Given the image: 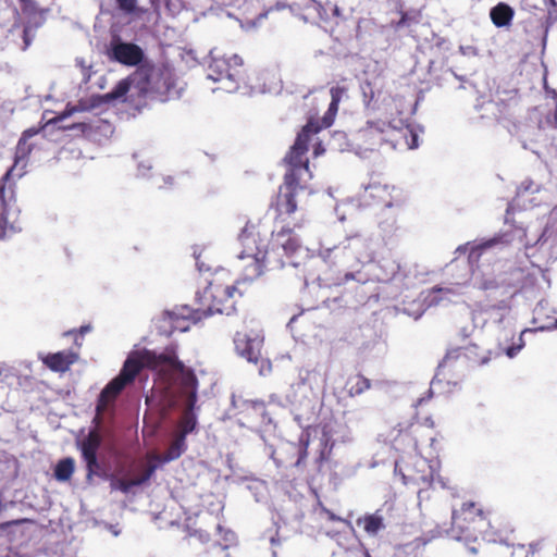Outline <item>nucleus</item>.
Segmentation results:
<instances>
[{"mask_svg":"<svg viewBox=\"0 0 557 557\" xmlns=\"http://www.w3.org/2000/svg\"><path fill=\"white\" fill-rule=\"evenodd\" d=\"M144 368L156 372L168 388H176L187 398L190 408L195 405L198 379L194 370L178 359L176 345H169L161 352L144 349L129 356L117 376L129 384Z\"/></svg>","mask_w":557,"mask_h":557,"instance_id":"nucleus-1","label":"nucleus"},{"mask_svg":"<svg viewBox=\"0 0 557 557\" xmlns=\"http://www.w3.org/2000/svg\"><path fill=\"white\" fill-rule=\"evenodd\" d=\"M205 281L207 286L201 293L196 294L199 305L197 311H201L205 315L214 313L231 315L236 312L237 302L246 292L242 286L251 280L247 277V273L245 278L234 280L228 270L221 268L210 273V277H206Z\"/></svg>","mask_w":557,"mask_h":557,"instance_id":"nucleus-2","label":"nucleus"},{"mask_svg":"<svg viewBox=\"0 0 557 557\" xmlns=\"http://www.w3.org/2000/svg\"><path fill=\"white\" fill-rule=\"evenodd\" d=\"M238 242L242 246L239 258L250 260L246 267L248 278L259 277L268 268L284 265V262L276 258L275 248L267 249L268 232L262 230L260 224L247 222L238 235Z\"/></svg>","mask_w":557,"mask_h":557,"instance_id":"nucleus-3","label":"nucleus"},{"mask_svg":"<svg viewBox=\"0 0 557 557\" xmlns=\"http://www.w3.org/2000/svg\"><path fill=\"white\" fill-rule=\"evenodd\" d=\"M321 126L314 119H310L297 134L294 145L284 158L289 174L309 173V159L307 157L309 143L312 135L318 134Z\"/></svg>","mask_w":557,"mask_h":557,"instance_id":"nucleus-4","label":"nucleus"},{"mask_svg":"<svg viewBox=\"0 0 557 557\" xmlns=\"http://www.w3.org/2000/svg\"><path fill=\"white\" fill-rule=\"evenodd\" d=\"M310 434L302 432L298 442H287L272 451V459L277 468L304 469L308 457Z\"/></svg>","mask_w":557,"mask_h":557,"instance_id":"nucleus-5","label":"nucleus"},{"mask_svg":"<svg viewBox=\"0 0 557 557\" xmlns=\"http://www.w3.org/2000/svg\"><path fill=\"white\" fill-rule=\"evenodd\" d=\"M364 242L359 237H352L347 242L341 243L323 255L325 262L336 265L341 264L347 269L352 268L355 262H361L360 249Z\"/></svg>","mask_w":557,"mask_h":557,"instance_id":"nucleus-6","label":"nucleus"},{"mask_svg":"<svg viewBox=\"0 0 557 557\" xmlns=\"http://www.w3.org/2000/svg\"><path fill=\"white\" fill-rule=\"evenodd\" d=\"M102 437L97 429L89 431L87 436L81 442L79 449L82 458L86 465V478L91 480L95 475L100 476V463L97 453L101 446Z\"/></svg>","mask_w":557,"mask_h":557,"instance_id":"nucleus-7","label":"nucleus"},{"mask_svg":"<svg viewBox=\"0 0 557 557\" xmlns=\"http://www.w3.org/2000/svg\"><path fill=\"white\" fill-rule=\"evenodd\" d=\"M15 200V181L13 176L0 178V238H4L9 232H14V226L8 221L7 208Z\"/></svg>","mask_w":557,"mask_h":557,"instance_id":"nucleus-8","label":"nucleus"},{"mask_svg":"<svg viewBox=\"0 0 557 557\" xmlns=\"http://www.w3.org/2000/svg\"><path fill=\"white\" fill-rule=\"evenodd\" d=\"M307 188L299 183V176H286L285 184L281 188L278 197L280 214L290 215L297 210V197L304 194Z\"/></svg>","mask_w":557,"mask_h":557,"instance_id":"nucleus-9","label":"nucleus"},{"mask_svg":"<svg viewBox=\"0 0 557 557\" xmlns=\"http://www.w3.org/2000/svg\"><path fill=\"white\" fill-rule=\"evenodd\" d=\"M234 345L240 357L255 364L258 363L261 357L262 341L251 337L247 333L237 332L234 336Z\"/></svg>","mask_w":557,"mask_h":557,"instance_id":"nucleus-10","label":"nucleus"},{"mask_svg":"<svg viewBox=\"0 0 557 557\" xmlns=\"http://www.w3.org/2000/svg\"><path fill=\"white\" fill-rule=\"evenodd\" d=\"M112 58L121 64L135 66L144 60V51L136 44L113 42L111 45Z\"/></svg>","mask_w":557,"mask_h":557,"instance_id":"nucleus-11","label":"nucleus"},{"mask_svg":"<svg viewBox=\"0 0 557 557\" xmlns=\"http://www.w3.org/2000/svg\"><path fill=\"white\" fill-rule=\"evenodd\" d=\"M41 128L30 127L25 129L22 133L21 138L15 148L14 154V163L13 165L5 172V174H12L15 170H25L27 165L28 156L33 150V145L28 143V140L37 135Z\"/></svg>","mask_w":557,"mask_h":557,"instance_id":"nucleus-12","label":"nucleus"},{"mask_svg":"<svg viewBox=\"0 0 557 557\" xmlns=\"http://www.w3.org/2000/svg\"><path fill=\"white\" fill-rule=\"evenodd\" d=\"M304 226V220L296 222L293 224V227L289 225L283 226L278 232L274 235V244L273 248L281 247L286 256L294 255L300 248V240L298 236L295 235V228H301Z\"/></svg>","mask_w":557,"mask_h":557,"instance_id":"nucleus-13","label":"nucleus"},{"mask_svg":"<svg viewBox=\"0 0 557 557\" xmlns=\"http://www.w3.org/2000/svg\"><path fill=\"white\" fill-rule=\"evenodd\" d=\"M157 465L149 462L146 466H143V471L139 475L132 479H120L115 475H110V487L112 491H121L124 494H127L132 487L139 486L145 484L150 480L153 473L157 470Z\"/></svg>","mask_w":557,"mask_h":557,"instance_id":"nucleus-14","label":"nucleus"},{"mask_svg":"<svg viewBox=\"0 0 557 557\" xmlns=\"http://www.w3.org/2000/svg\"><path fill=\"white\" fill-rule=\"evenodd\" d=\"M78 352L73 350H62L58 352H49L40 356L42 363L53 372L64 373L70 370L71 366L77 362Z\"/></svg>","mask_w":557,"mask_h":557,"instance_id":"nucleus-15","label":"nucleus"},{"mask_svg":"<svg viewBox=\"0 0 557 557\" xmlns=\"http://www.w3.org/2000/svg\"><path fill=\"white\" fill-rule=\"evenodd\" d=\"M533 322L541 331L557 329V310L547 301H540L533 313Z\"/></svg>","mask_w":557,"mask_h":557,"instance_id":"nucleus-16","label":"nucleus"},{"mask_svg":"<svg viewBox=\"0 0 557 557\" xmlns=\"http://www.w3.org/2000/svg\"><path fill=\"white\" fill-rule=\"evenodd\" d=\"M356 524L362 528L370 537H377L386 529L385 519L382 509H376L372 513H366L356 520Z\"/></svg>","mask_w":557,"mask_h":557,"instance_id":"nucleus-17","label":"nucleus"},{"mask_svg":"<svg viewBox=\"0 0 557 557\" xmlns=\"http://www.w3.org/2000/svg\"><path fill=\"white\" fill-rule=\"evenodd\" d=\"M513 17L515 10L505 2H498L490 10V18L498 28L511 26Z\"/></svg>","mask_w":557,"mask_h":557,"instance_id":"nucleus-18","label":"nucleus"},{"mask_svg":"<svg viewBox=\"0 0 557 557\" xmlns=\"http://www.w3.org/2000/svg\"><path fill=\"white\" fill-rule=\"evenodd\" d=\"M470 347L456 348L446 354L443 361L440 363L436 375L432 381L431 385H434L435 380L440 381V376L445 377L447 372H449L454 368V362L459 360L460 358L468 357V351Z\"/></svg>","mask_w":557,"mask_h":557,"instance_id":"nucleus-19","label":"nucleus"},{"mask_svg":"<svg viewBox=\"0 0 557 557\" xmlns=\"http://www.w3.org/2000/svg\"><path fill=\"white\" fill-rule=\"evenodd\" d=\"M476 517L483 518V510L474 502H465L459 510L453 513L454 523L459 521H473Z\"/></svg>","mask_w":557,"mask_h":557,"instance_id":"nucleus-20","label":"nucleus"},{"mask_svg":"<svg viewBox=\"0 0 557 557\" xmlns=\"http://www.w3.org/2000/svg\"><path fill=\"white\" fill-rule=\"evenodd\" d=\"M345 387L349 396H359L370 389L371 381L360 373L348 376Z\"/></svg>","mask_w":557,"mask_h":557,"instance_id":"nucleus-21","label":"nucleus"},{"mask_svg":"<svg viewBox=\"0 0 557 557\" xmlns=\"http://www.w3.org/2000/svg\"><path fill=\"white\" fill-rule=\"evenodd\" d=\"M186 450V438L184 435H175L173 441L171 442L169 448L164 451L162 456V461L169 462L175 460L182 456V454Z\"/></svg>","mask_w":557,"mask_h":557,"instance_id":"nucleus-22","label":"nucleus"},{"mask_svg":"<svg viewBox=\"0 0 557 557\" xmlns=\"http://www.w3.org/2000/svg\"><path fill=\"white\" fill-rule=\"evenodd\" d=\"M228 62H233L236 67H234L233 70L227 67L224 72L221 71L219 75L214 78V81L228 79L231 82H238L243 78V60L237 55H233L232 58H230Z\"/></svg>","mask_w":557,"mask_h":557,"instance_id":"nucleus-23","label":"nucleus"},{"mask_svg":"<svg viewBox=\"0 0 557 557\" xmlns=\"http://www.w3.org/2000/svg\"><path fill=\"white\" fill-rule=\"evenodd\" d=\"M116 398L117 396H115L110 389L108 393H106V387L101 391L96 405V417L94 419L96 424L101 423V416L108 409V407L115 401Z\"/></svg>","mask_w":557,"mask_h":557,"instance_id":"nucleus-24","label":"nucleus"},{"mask_svg":"<svg viewBox=\"0 0 557 557\" xmlns=\"http://www.w3.org/2000/svg\"><path fill=\"white\" fill-rule=\"evenodd\" d=\"M75 463L71 457L61 459L54 468V476L58 481H69L74 472Z\"/></svg>","mask_w":557,"mask_h":557,"instance_id":"nucleus-25","label":"nucleus"},{"mask_svg":"<svg viewBox=\"0 0 557 557\" xmlns=\"http://www.w3.org/2000/svg\"><path fill=\"white\" fill-rule=\"evenodd\" d=\"M246 411L252 413L260 423L270 422L268 418L267 406L262 400H247L245 401Z\"/></svg>","mask_w":557,"mask_h":557,"instance_id":"nucleus-26","label":"nucleus"},{"mask_svg":"<svg viewBox=\"0 0 557 557\" xmlns=\"http://www.w3.org/2000/svg\"><path fill=\"white\" fill-rule=\"evenodd\" d=\"M21 3V10L23 14L29 20H35L37 16L44 18V14L47 10L39 7L36 0H18Z\"/></svg>","mask_w":557,"mask_h":557,"instance_id":"nucleus-27","label":"nucleus"},{"mask_svg":"<svg viewBox=\"0 0 557 557\" xmlns=\"http://www.w3.org/2000/svg\"><path fill=\"white\" fill-rule=\"evenodd\" d=\"M129 88L131 84L127 79L120 81L110 92L100 96L101 103L124 97L128 92Z\"/></svg>","mask_w":557,"mask_h":557,"instance_id":"nucleus-28","label":"nucleus"},{"mask_svg":"<svg viewBox=\"0 0 557 557\" xmlns=\"http://www.w3.org/2000/svg\"><path fill=\"white\" fill-rule=\"evenodd\" d=\"M366 194H368L369 198L373 200L382 201L384 203H388L386 197L388 196L387 186L381 185L379 183L369 184L364 188Z\"/></svg>","mask_w":557,"mask_h":557,"instance_id":"nucleus-29","label":"nucleus"},{"mask_svg":"<svg viewBox=\"0 0 557 557\" xmlns=\"http://www.w3.org/2000/svg\"><path fill=\"white\" fill-rule=\"evenodd\" d=\"M338 106H339V103H337L335 101H331L326 113L322 117V122L320 123L318 120H315L318 122V125L321 126V129L330 127L333 124L334 119L338 111Z\"/></svg>","mask_w":557,"mask_h":557,"instance_id":"nucleus-30","label":"nucleus"},{"mask_svg":"<svg viewBox=\"0 0 557 557\" xmlns=\"http://www.w3.org/2000/svg\"><path fill=\"white\" fill-rule=\"evenodd\" d=\"M101 104L100 96L91 97L89 100L81 99L77 104L74 106L76 112H84L91 110Z\"/></svg>","mask_w":557,"mask_h":557,"instance_id":"nucleus-31","label":"nucleus"},{"mask_svg":"<svg viewBox=\"0 0 557 557\" xmlns=\"http://www.w3.org/2000/svg\"><path fill=\"white\" fill-rule=\"evenodd\" d=\"M196 426V421L193 417L186 416L182 419L180 422V432L177 435H184V438H186V435L194 431Z\"/></svg>","mask_w":557,"mask_h":557,"instance_id":"nucleus-32","label":"nucleus"},{"mask_svg":"<svg viewBox=\"0 0 557 557\" xmlns=\"http://www.w3.org/2000/svg\"><path fill=\"white\" fill-rule=\"evenodd\" d=\"M126 385H128L126 382H124L121 377L115 376L106 385V393H108L110 389L115 396H119Z\"/></svg>","mask_w":557,"mask_h":557,"instance_id":"nucleus-33","label":"nucleus"},{"mask_svg":"<svg viewBox=\"0 0 557 557\" xmlns=\"http://www.w3.org/2000/svg\"><path fill=\"white\" fill-rule=\"evenodd\" d=\"M404 137L406 139V143H407V146H408L409 149L418 148V146H419V136H418V134L413 129L408 128L406 131Z\"/></svg>","mask_w":557,"mask_h":557,"instance_id":"nucleus-34","label":"nucleus"},{"mask_svg":"<svg viewBox=\"0 0 557 557\" xmlns=\"http://www.w3.org/2000/svg\"><path fill=\"white\" fill-rule=\"evenodd\" d=\"M326 445H327V441H324L323 447L320 450L319 456L314 460V463L317 466V470L318 471H321L324 462L327 460V456H326V451H325L326 450Z\"/></svg>","mask_w":557,"mask_h":557,"instance_id":"nucleus-35","label":"nucleus"},{"mask_svg":"<svg viewBox=\"0 0 557 557\" xmlns=\"http://www.w3.org/2000/svg\"><path fill=\"white\" fill-rule=\"evenodd\" d=\"M346 92V88L342 86L332 87L330 90L331 101H335L337 103L341 102L343 95Z\"/></svg>","mask_w":557,"mask_h":557,"instance_id":"nucleus-36","label":"nucleus"},{"mask_svg":"<svg viewBox=\"0 0 557 557\" xmlns=\"http://www.w3.org/2000/svg\"><path fill=\"white\" fill-rule=\"evenodd\" d=\"M137 0H116L119 8L127 13L135 11Z\"/></svg>","mask_w":557,"mask_h":557,"instance_id":"nucleus-37","label":"nucleus"},{"mask_svg":"<svg viewBox=\"0 0 557 557\" xmlns=\"http://www.w3.org/2000/svg\"><path fill=\"white\" fill-rule=\"evenodd\" d=\"M74 113H76V110H74V106H70L67 104L65 110L58 116V120H64L71 115H73Z\"/></svg>","mask_w":557,"mask_h":557,"instance_id":"nucleus-38","label":"nucleus"},{"mask_svg":"<svg viewBox=\"0 0 557 557\" xmlns=\"http://www.w3.org/2000/svg\"><path fill=\"white\" fill-rule=\"evenodd\" d=\"M432 396H433V392H432V389L430 388V389H428V392L425 393V395H424V396H422V397H420V398H418V399H417V401H416L414 406H416L417 408H418V407H420V406H422L425 401L430 400V399L432 398Z\"/></svg>","mask_w":557,"mask_h":557,"instance_id":"nucleus-39","label":"nucleus"},{"mask_svg":"<svg viewBox=\"0 0 557 557\" xmlns=\"http://www.w3.org/2000/svg\"><path fill=\"white\" fill-rule=\"evenodd\" d=\"M90 331V326L89 325H85V326H81L79 330H78V333L81 335H84L85 333L89 332ZM77 331L76 330H71V331H67L64 333L65 336H70V335H74L76 334Z\"/></svg>","mask_w":557,"mask_h":557,"instance_id":"nucleus-40","label":"nucleus"},{"mask_svg":"<svg viewBox=\"0 0 557 557\" xmlns=\"http://www.w3.org/2000/svg\"><path fill=\"white\" fill-rule=\"evenodd\" d=\"M416 481L418 482L419 479H416ZM420 481L422 482V484H424L425 486H431L432 484V481H433V474H432V471H430L429 475H422L420 478Z\"/></svg>","mask_w":557,"mask_h":557,"instance_id":"nucleus-41","label":"nucleus"},{"mask_svg":"<svg viewBox=\"0 0 557 557\" xmlns=\"http://www.w3.org/2000/svg\"><path fill=\"white\" fill-rule=\"evenodd\" d=\"M521 347H522V344H519L518 346L508 347L506 350L507 356L510 358L515 357L518 354V351L521 349Z\"/></svg>","mask_w":557,"mask_h":557,"instance_id":"nucleus-42","label":"nucleus"},{"mask_svg":"<svg viewBox=\"0 0 557 557\" xmlns=\"http://www.w3.org/2000/svg\"><path fill=\"white\" fill-rule=\"evenodd\" d=\"M497 287V283L496 281L492 280V281H484L482 282L480 288L482 289H492V288H496Z\"/></svg>","mask_w":557,"mask_h":557,"instance_id":"nucleus-43","label":"nucleus"},{"mask_svg":"<svg viewBox=\"0 0 557 557\" xmlns=\"http://www.w3.org/2000/svg\"><path fill=\"white\" fill-rule=\"evenodd\" d=\"M191 536H196L198 537L201 542H207L209 541V533L207 532H201V531H195Z\"/></svg>","mask_w":557,"mask_h":557,"instance_id":"nucleus-44","label":"nucleus"},{"mask_svg":"<svg viewBox=\"0 0 557 557\" xmlns=\"http://www.w3.org/2000/svg\"><path fill=\"white\" fill-rule=\"evenodd\" d=\"M407 21H408V14L406 12H401V17L397 22L396 27H398V28L403 27L404 25L407 24Z\"/></svg>","mask_w":557,"mask_h":557,"instance_id":"nucleus-45","label":"nucleus"},{"mask_svg":"<svg viewBox=\"0 0 557 557\" xmlns=\"http://www.w3.org/2000/svg\"><path fill=\"white\" fill-rule=\"evenodd\" d=\"M71 128H79L82 132H85L87 129H90V126L87 123H78L73 125Z\"/></svg>","mask_w":557,"mask_h":557,"instance_id":"nucleus-46","label":"nucleus"},{"mask_svg":"<svg viewBox=\"0 0 557 557\" xmlns=\"http://www.w3.org/2000/svg\"><path fill=\"white\" fill-rule=\"evenodd\" d=\"M224 540H225L226 542H231V541H233V540H234V533H233V532H231V531H225Z\"/></svg>","mask_w":557,"mask_h":557,"instance_id":"nucleus-47","label":"nucleus"},{"mask_svg":"<svg viewBox=\"0 0 557 557\" xmlns=\"http://www.w3.org/2000/svg\"><path fill=\"white\" fill-rule=\"evenodd\" d=\"M424 424H425L426 426L431 428V429H433V428L435 426L434 421H433V420H432V418H430V417L425 418V420H424Z\"/></svg>","mask_w":557,"mask_h":557,"instance_id":"nucleus-48","label":"nucleus"},{"mask_svg":"<svg viewBox=\"0 0 557 557\" xmlns=\"http://www.w3.org/2000/svg\"><path fill=\"white\" fill-rule=\"evenodd\" d=\"M324 151L323 147L321 144H318L315 147H314V154L315 156H319L320 153H322Z\"/></svg>","mask_w":557,"mask_h":557,"instance_id":"nucleus-49","label":"nucleus"},{"mask_svg":"<svg viewBox=\"0 0 557 557\" xmlns=\"http://www.w3.org/2000/svg\"><path fill=\"white\" fill-rule=\"evenodd\" d=\"M545 5H548V7H552V8H556L557 7V1L556 0H543Z\"/></svg>","mask_w":557,"mask_h":557,"instance_id":"nucleus-50","label":"nucleus"},{"mask_svg":"<svg viewBox=\"0 0 557 557\" xmlns=\"http://www.w3.org/2000/svg\"><path fill=\"white\" fill-rule=\"evenodd\" d=\"M555 98H556V108H555V112H554V126L557 127V92H555Z\"/></svg>","mask_w":557,"mask_h":557,"instance_id":"nucleus-51","label":"nucleus"},{"mask_svg":"<svg viewBox=\"0 0 557 557\" xmlns=\"http://www.w3.org/2000/svg\"><path fill=\"white\" fill-rule=\"evenodd\" d=\"M226 65H228V62H226L225 60H223V61H218V62L215 63V66H216V67H219V69H221L222 66H226Z\"/></svg>","mask_w":557,"mask_h":557,"instance_id":"nucleus-52","label":"nucleus"},{"mask_svg":"<svg viewBox=\"0 0 557 557\" xmlns=\"http://www.w3.org/2000/svg\"><path fill=\"white\" fill-rule=\"evenodd\" d=\"M355 278V275L352 272H345V281H349Z\"/></svg>","mask_w":557,"mask_h":557,"instance_id":"nucleus-53","label":"nucleus"},{"mask_svg":"<svg viewBox=\"0 0 557 557\" xmlns=\"http://www.w3.org/2000/svg\"><path fill=\"white\" fill-rule=\"evenodd\" d=\"M433 292H445V293H451L449 288H442V287H434Z\"/></svg>","mask_w":557,"mask_h":557,"instance_id":"nucleus-54","label":"nucleus"},{"mask_svg":"<svg viewBox=\"0 0 557 557\" xmlns=\"http://www.w3.org/2000/svg\"><path fill=\"white\" fill-rule=\"evenodd\" d=\"M215 529H216V531H218V532H220V533L223 531V528H222V525H221L220 523H216V524H215Z\"/></svg>","mask_w":557,"mask_h":557,"instance_id":"nucleus-55","label":"nucleus"},{"mask_svg":"<svg viewBox=\"0 0 557 557\" xmlns=\"http://www.w3.org/2000/svg\"><path fill=\"white\" fill-rule=\"evenodd\" d=\"M369 133H370L369 128H366V129L362 131L363 136H367Z\"/></svg>","mask_w":557,"mask_h":557,"instance_id":"nucleus-56","label":"nucleus"},{"mask_svg":"<svg viewBox=\"0 0 557 557\" xmlns=\"http://www.w3.org/2000/svg\"><path fill=\"white\" fill-rule=\"evenodd\" d=\"M552 214L557 215V206L553 208Z\"/></svg>","mask_w":557,"mask_h":557,"instance_id":"nucleus-57","label":"nucleus"},{"mask_svg":"<svg viewBox=\"0 0 557 557\" xmlns=\"http://www.w3.org/2000/svg\"><path fill=\"white\" fill-rule=\"evenodd\" d=\"M151 459H153V460H159V459H160V457H159L158 455H153V456H151Z\"/></svg>","mask_w":557,"mask_h":557,"instance_id":"nucleus-58","label":"nucleus"}]
</instances>
